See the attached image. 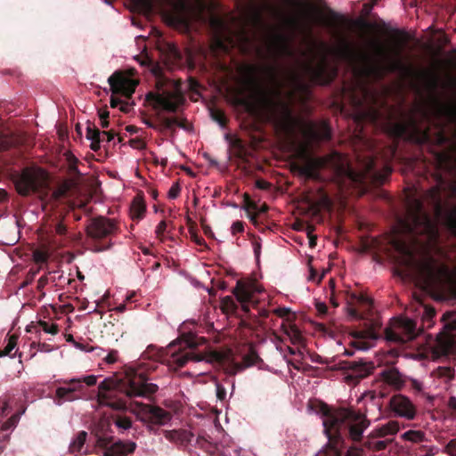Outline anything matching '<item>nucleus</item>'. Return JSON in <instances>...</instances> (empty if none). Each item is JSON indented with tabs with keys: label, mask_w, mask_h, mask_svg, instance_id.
Returning a JSON list of instances; mask_svg holds the SVG:
<instances>
[{
	"label": "nucleus",
	"mask_w": 456,
	"mask_h": 456,
	"mask_svg": "<svg viewBox=\"0 0 456 456\" xmlns=\"http://www.w3.org/2000/svg\"><path fill=\"white\" fill-rule=\"evenodd\" d=\"M443 452L448 456H456V437L451 439L444 446Z\"/></svg>",
	"instance_id": "47"
},
{
	"label": "nucleus",
	"mask_w": 456,
	"mask_h": 456,
	"mask_svg": "<svg viewBox=\"0 0 456 456\" xmlns=\"http://www.w3.org/2000/svg\"><path fill=\"white\" fill-rule=\"evenodd\" d=\"M265 74L269 78L270 82L274 86L273 95L275 101L270 100L273 104L280 108L283 122L286 129L291 130L294 123L296 122L291 109L290 102L282 100V88L288 86L291 89L287 93V97L291 101L295 96V89L304 87L302 75L296 69H289L287 71L286 81L283 82L279 77L278 67L274 64H269L263 67Z\"/></svg>",
	"instance_id": "7"
},
{
	"label": "nucleus",
	"mask_w": 456,
	"mask_h": 456,
	"mask_svg": "<svg viewBox=\"0 0 456 456\" xmlns=\"http://www.w3.org/2000/svg\"><path fill=\"white\" fill-rule=\"evenodd\" d=\"M299 126L302 135L307 142L330 139V129L324 122L318 126L314 121L301 120Z\"/></svg>",
	"instance_id": "21"
},
{
	"label": "nucleus",
	"mask_w": 456,
	"mask_h": 456,
	"mask_svg": "<svg viewBox=\"0 0 456 456\" xmlns=\"http://www.w3.org/2000/svg\"><path fill=\"white\" fill-rule=\"evenodd\" d=\"M108 82L114 94H121L126 98H131L135 91L136 83L118 71L113 73L109 77Z\"/></svg>",
	"instance_id": "22"
},
{
	"label": "nucleus",
	"mask_w": 456,
	"mask_h": 456,
	"mask_svg": "<svg viewBox=\"0 0 456 456\" xmlns=\"http://www.w3.org/2000/svg\"><path fill=\"white\" fill-rule=\"evenodd\" d=\"M381 437L374 436V433H370L367 437L363 439L362 446L370 451L380 452L387 449V445L391 444L392 439H383Z\"/></svg>",
	"instance_id": "25"
},
{
	"label": "nucleus",
	"mask_w": 456,
	"mask_h": 456,
	"mask_svg": "<svg viewBox=\"0 0 456 456\" xmlns=\"http://www.w3.org/2000/svg\"><path fill=\"white\" fill-rule=\"evenodd\" d=\"M444 193L448 198L456 197V181L449 183L438 175L436 184L425 191L422 199L410 197L407 200L406 216L401 225L405 233L412 237L417 246L425 241L435 240L438 236L437 222L444 220L448 228L456 234V207L450 208L448 200H444Z\"/></svg>",
	"instance_id": "1"
},
{
	"label": "nucleus",
	"mask_w": 456,
	"mask_h": 456,
	"mask_svg": "<svg viewBox=\"0 0 456 456\" xmlns=\"http://www.w3.org/2000/svg\"><path fill=\"white\" fill-rule=\"evenodd\" d=\"M129 144L131 147H133L134 149H138V150H142L146 147L145 142L140 138L131 139L129 141Z\"/></svg>",
	"instance_id": "53"
},
{
	"label": "nucleus",
	"mask_w": 456,
	"mask_h": 456,
	"mask_svg": "<svg viewBox=\"0 0 456 456\" xmlns=\"http://www.w3.org/2000/svg\"><path fill=\"white\" fill-rule=\"evenodd\" d=\"M346 311L354 320L364 319L371 312L372 300L363 294L346 292Z\"/></svg>",
	"instance_id": "16"
},
{
	"label": "nucleus",
	"mask_w": 456,
	"mask_h": 456,
	"mask_svg": "<svg viewBox=\"0 0 456 456\" xmlns=\"http://www.w3.org/2000/svg\"><path fill=\"white\" fill-rule=\"evenodd\" d=\"M158 389V385L148 382L145 374L136 373L130 369L124 374H115L104 379L98 386L97 397L101 405L123 411L126 409V403L117 398L119 394L129 398L147 397L154 395Z\"/></svg>",
	"instance_id": "3"
},
{
	"label": "nucleus",
	"mask_w": 456,
	"mask_h": 456,
	"mask_svg": "<svg viewBox=\"0 0 456 456\" xmlns=\"http://www.w3.org/2000/svg\"><path fill=\"white\" fill-rule=\"evenodd\" d=\"M341 159L339 153L332 152L325 157L308 158L302 165H293V170L307 180L319 181L321 179L319 169L324 167L339 169Z\"/></svg>",
	"instance_id": "12"
},
{
	"label": "nucleus",
	"mask_w": 456,
	"mask_h": 456,
	"mask_svg": "<svg viewBox=\"0 0 456 456\" xmlns=\"http://www.w3.org/2000/svg\"><path fill=\"white\" fill-rule=\"evenodd\" d=\"M146 211V206L142 197L136 196L131 205V216L133 219H142Z\"/></svg>",
	"instance_id": "30"
},
{
	"label": "nucleus",
	"mask_w": 456,
	"mask_h": 456,
	"mask_svg": "<svg viewBox=\"0 0 456 456\" xmlns=\"http://www.w3.org/2000/svg\"><path fill=\"white\" fill-rule=\"evenodd\" d=\"M389 408L395 416L407 420H412L416 417L417 410L415 404L404 395H394L389 400Z\"/></svg>",
	"instance_id": "19"
},
{
	"label": "nucleus",
	"mask_w": 456,
	"mask_h": 456,
	"mask_svg": "<svg viewBox=\"0 0 456 456\" xmlns=\"http://www.w3.org/2000/svg\"><path fill=\"white\" fill-rule=\"evenodd\" d=\"M231 230H232V234L242 232L244 231L243 222H241V221L234 222L231 227Z\"/></svg>",
	"instance_id": "55"
},
{
	"label": "nucleus",
	"mask_w": 456,
	"mask_h": 456,
	"mask_svg": "<svg viewBox=\"0 0 456 456\" xmlns=\"http://www.w3.org/2000/svg\"><path fill=\"white\" fill-rule=\"evenodd\" d=\"M102 134L106 136L107 142H111L117 135L116 133L112 129L109 130V131H103Z\"/></svg>",
	"instance_id": "64"
},
{
	"label": "nucleus",
	"mask_w": 456,
	"mask_h": 456,
	"mask_svg": "<svg viewBox=\"0 0 456 456\" xmlns=\"http://www.w3.org/2000/svg\"><path fill=\"white\" fill-rule=\"evenodd\" d=\"M104 139H97L91 141L90 149L94 151H98L101 149V142Z\"/></svg>",
	"instance_id": "63"
},
{
	"label": "nucleus",
	"mask_w": 456,
	"mask_h": 456,
	"mask_svg": "<svg viewBox=\"0 0 456 456\" xmlns=\"http://www.w3.org/2000/svg\"><path fill=\"white\" fill-rule=\"evenodd\" d=\"M244 203L247 210L256 211V209L258 208L257 204L255 201H253L250 199L249 195L247 193L244 194Z\"/></svg>",
	"instance_id": "48"
},
{
	"label": "nucleus",
	"mask_w": 456,
	"mask_h": 456,
	"mask_svg": "<svg viewBox=\"0 0 456 456\" xmlns=\"http://www.w3.org/2000/svg\"><path fill=\"white\" fill-rule=\"evenodd\" d=\"M170 24L183 28L189 27V19L183 12L171 13L168 17Z\"/></svg>",
	"instance_id": "32"
},
{
	"label": "nucleus",
	"mask_w": 456,
	"mask_h": 456,
	"mask_svg": "<svg viewBox=\"0 0 456 456\" xmlns=\"http://www.w3.org/2000/svg\"><path fill=\"white\" fill-rule=\"evenodd\" d=\"M82 380V385L85 383L86 386H94L96 384L97 378L94 375L86 376L83 379H80Z\"/></svg>",
	"instance_id": "58"
},
{
	"label": "nucleus",
	"mask_w": 456,
	"mask_h": 456,
	"mask_svg": "<svg viewBox=\"0 0 456 456\" xmlns=\"http://www.w3.org/2000/svg\"><path fill=\"white\" fill-rule=\"evenodd\" d=\"M18 336L11 335L8 338L7 345L4 347V349L0 350V356L10 355L11 352L15 348L17 345Z\"/></svg>",
	"instance_id": "41"
},
{
	"label": "nucleus",
	"mask_w": 456,
	"mask_h": 456,
	"mask_svg": "<svg viewBox=\"0 0 456 456\" xmlns=\"http://www.w3.org/2000/svg\"><path fill=\"white\" fill-rule=\"evenodd\" d=\"M417 323L406 317H397L390 327L385 330V338L387 341L395 344H405L413 340L418 335Z\"/></svg>",
	"instance_id": "14"
},
{
	"label": "nucleus",
	"mask_w": 456,
	"mask_h": 456,
	"mask_svg": "<svg viewBox=\"0 0 456 456\" xmlns=\"http://www.w3.org/2000/svg\"><path fill=\"white\" fill-rule=\"evenodd\" d=\"M392 33L395 36V44L391 49V54H388L379 43L374 42L378 55L386 59V65L373 61L368 54L356 55L347 43H345L344 46L338 50L337 54L341 60L346 61L351 64H361L362 72L367 76L373 75L382 77L385 71H405L407 69L402 61V54L410 39L409 36L406 32L400 29H393Z\"/></svg>",
	"instance_id": "4"
},
{
	"label": "nucleus",
	"mask_w": 456,
	"mask_h": 456,
	"mask_svg": "<svg viewBox=\"0 0 456 456\" xmlns=\"http://www.w3.org/2000/svg\"><path fill=\"white\" fill-rule=\"evenodd\" d=\"M175 126H178L186 131L191 129V126L188 123L186 118H180L178 117H176V122L175 123Z\"/></svg>",
	"instance_id": "51"
},
{
	"label": "nucleus",
	"mask_w": 456,
	"mask_h": 456,
	"mask_svg": "<svg viewBox=\"0 0 456 456\" xmlns=\"http://www.w3.org/2000/svg\"><path fill=\"white\" fill-rule=\"evenodd\" d=\"M256 187L260 190L267 191L271 188V183L264 179H257L256 181Z\"/></svg>",
	"instance_id": "57"
},
{
	"label": "nucleus",
	"mask_w": 456,
	"mask_h": 456,
	"mask_svg": "<svg viewBox=\"0 0 456 456\" xmlns=\"http://www.w3.org/2000/svg\"><path fill=\"white\" fill-rule=\"evenodd\" d=\"M437 163L440 167H448L452 162V156L449 151H440L436 154Z\"/></svg>",
	"instance_id": "38"
},
{
	"label": "nucleus",
	"mask_w": 456,
	"mask_h": 456,
	"mask_svg": "<svg viewBox=\"0 0 456 456\" xmlns=\"http://www.w3.org/2000/svg\"><path fill=\"white\" fill-rule=\"evenodd\" d=\"M211 118L213 120H215L216 123H218L222 127H225L227 124V118L225 117V114L223 110L218 109H213L210 111Z\"/></svg>",
	"instance_id": "40"
},
{
	"label": "nucleus",
	"mask_w": 456,
	"mask_h": 456,
	"mask_svg": "<svg viewBox=\"0 0 456 456\" xmlns=\"http://www.w3.org/2000/svg\"><path fill=\"white\" fill-rule=\"evenodd\" d=\"M338 369L346 372L345 377L347 382L357 383L368 377L374 370V364L362 359L354 361H339Z\"/></svg>",
	"instance_id": "17"
},
{
	"label": "nucleus",
	"mask_w": 456,
	"mask_h": 456,
	"mask_svg": "<svg viewBox=\"0 0 456 456\" xmlns=\"http://www.w3.org/2000/svg\"><path fill=\"white\" fill-rule=\"evenodd\" d=\"M363 452L364 449L362 447L353 446L346 451V456H362Z\"/></svg>",
	"instance_id": "49"
},
{
	"label": "nucleus",
	"mask_w": 456,
	"mask_h": 456,
	"mask_svg": "<svg viewBox=\"0 0 456 456\" xmlns=\"http://www.w3.org/2000/svg\"><path fill=\"white\" fill-rule=\"evenodd\" d=\"M286 334L289 337L292 344H300L303 340L301 331L296 325L290 326L287 330Z\"/></svg>",
	"instance_id": "36"
},
{
	"label": "nucleus",
	"mask_w": 456,
	"mask_h": 456,
	"mask_svg": "<svg viewBox=\"0 0 456 456\" xmlns=\"http://www.w3.org/2000/svg\"><path fill=\"white\" fill-rule=\"evenodd\" d=\"M115 424L118 428L122 429H128L132 426V421L129 418L124 416H118L115 419Z\"/></svg>",
	"instance_id": "45"
},
{
	"label": "nucleus",
	"mask_w": 456,
	"mask_h": 456,
	"mask_svg": "<svg viewBox=\"0 0 456 456\" xmlns=\"http://www.w3.org/2000/svg\"><path fill=\"white\" fill-rule=\"evenodd\" d=\"M167 229V223L163 220L156 227L155 233L157 237L162 240V236Z\"/></svg>",
	"instance_id": "54"
},
{
	"label": "nucleus",
	"mask_w": 456,
	"mask_h": 456,
	"mask_svg": "<svg viewBox=\"0 0 456 456\" xmlns=\"http://www.w3.org/2000/svg\"><path fill=\"white\" fill-rule=\"evenodd\" d=\"M61 215L60 214L55 220H53V224H50L52 231L54 232L58 235H65L67 232V226L62 223Z\"/></svg>",
	"instance_id": "37"
},
{
	"label": "nucleus",
	"mask_w": 456,
	"mask_h": 456,
	"mask_svg": "<svg viewBox=\"0 0 456 456\" xmlns=\"http://www.w3.org/2000/svg\"><path fill=\"white\" fill-rule=\"evenodd\" d=\"M164 436L172 443L185 445L191 442L193 435L186 429H174L166 430Z\"/></svg>",
	"instance_id": "24"
},
{
	"label": "nucleus",
	"mask_w": 456,
	"mask_h": 456,
	"mask_svg": "<svg viewBox=\"0 0 456 456\" xmlns=\"http://www.w3.org/2000/svg\"><path fill=\"white\" fill-rule=\"evenodd\" d=\"M102 432L104 431L105 427H109V423L102 422ZM96 446L102 449V456H126L129 453H133L136 448V444L134 442H122L111 444L112 437L107 436L104 433H96Z\"/></svg>",
	"instance_id": "15"
},
{
	"label": "nucleus",
	"mask_w": 456,
	"mask_h": 456,
	"mask_svg": "<svg viewBox=\"0 0 456 456\" xmlns=\"http://www.w3.org/2000/svg\"><path fill=\"white\" fill-rule=\"evenodd\" d=\"M256 290L254 284H247L241 281H238L232 293L240 303H248L252 300L253 293Z\"/></svg>",
	"instance_id": "23"
},
{
	"label": "nucleus",
	"mask_w": 456,
	"mask_h": 456,
	"mask_svg": "<svg viewBox=\"0 0 456 456\" xmlns=\"http://www.w3.org/2000/svg\"><path fill=\"white\" fill-rule=\"evenodd\" d=\"M261 361V358L253 347H250L248 353L243 357L245 367L254 366Z\"/></svg>",
	"instance_id": "35"
},
{
	"label": "nucleus",
	"mask_w": 456,
	"mask_h": 456,
	"mask_svg": "<svg viewBox=\"0 0 456 456\" xmlns=\"http://www.w3.org/2000/svg\"><path fill=\"white\" fill-rule=\"evenodd\" d=\"M273 51L276 57H286L295 59L297 65L301 67L303 71L309 77L311 82L326 86L331 83L336 75V71L331 75L326 63L322 61L317 65H314L312 61H303L296 57V53L290 45V38L284 34H276L272 45Z\"/></svg>",
	"instance_id": "10"
},
{
	"label": "nucleus",
	"mask_w": 456,
	"mask_h": 456,
	"mask_svg": "<svg viewBox=\"0 0 456 456\" xmlns=\"http://www.w3.org/2000/svg\"><path fill=\"white\" fill-rule=\"evenodd\" d=\"M101 131L94 126V124L88 121L86 134V139L90 141L101 139Z\"/></svg>",
	"instance_id": "43"
},
{
	"label": "nucleus",
	"mask_w": 456,
	"mask_h": 456,
	"mask_svg": "<svg viewBox=\"0 0 456 456\" xmlns=\"http://www.w3.org/2000/svg\"><path fill=\"white\" fill-rule=\"evenodd\" d=\"M206 339L199 338L192 333L183 335L177 341H174L168 345L166 349L156 350L151 346L147 349L148 354L153 352L152 356L155 360L167 364L173 370L183 367L189 361L200 362L205 356L202 354L196 353L195 349L204 344Z\"/></svg>",
	"instance_id": "5"
},
{
	"label": "nucleus",
	"mask_w": 456,
	"mask_h": 456,
	"mask_svg": "<svg viewBox=\"0 0 456 456\" xmlns=\"http://www.w3.org/2000/svg\"><path fill=\"white\" fill-rule=\"evenodd\" d=\"M87 433L86 431H80L77 433V436L70 443L69 447V452L71 454H75L76 456L81 453V450L85 445L86 441Z\"/></svg>",
	"instance_id": "29"
},
{
	"label": "nucleus",
	"mask_w": 456,
	"mask_h": 456,
	"mask_svg": "<svg viewBox=\"0 0 456 456\" xmlns=\"http://www.w3.org/2000/svg\"><path fill=\"white\" fill-rule=\"evenodd\" d=\"M31 346L32 347H37V350L41 351V352H51L53 350V346L49 344H46V343H41V342H33L31 344Z\"/></svg>",
	"instance_id": "50"
},
{
	"label": "nucleus",
	"mask_w": 456,
	"mask_h": 456,
	"mask_svg": "<svg viewBox=\"0 0 456 456\" xmlns=\"http://www.w3.org/2000/svg\"><path fill=\"white\" fill-rule=\"evenodd\" d=\"M296 6L305 7V11L300 14H293L288 17L287 23L293 28L310 37L314 26L337 29L338 22L343 20V17L329 9L330 19L323 16L322 12L316 5L306 3V0H289Z\"/></svg>",
	"instance_id": "9"
},
{
	"label": "nucleus",
	"mask_w": 456,
	"mask_h": 456,
	"mask_svg": "<svg viewBox=\"0 0 456 456\" xmlns=\"http://www.w3.org/2000/svg\"><path fill=\"white\" fill-rule=\"evenodd\" d=\"M402 438L413 443H419L425 440V433L420 430H408L402 435Z\"/></svg>",
	"instance_id": "34"
},
{
	"label": "nucleus",
	"mask_w": 456,
	"mask_h": 456,
	"mask_svg": "<svg viewBox=\"0 0 456 456\" xmlns=\"http://www.w3.org/2000/svg\"><path fill=\"white\" fill-rule=\"evenodd\" d=\"M436 113L439 117H444L449 122L456 124V104L445 105L437 102Z\"/></svg>",
	"instance_id": "28"
},
{
	"label": "nucleus",
	"mask_w": 456,
	"mask_h": 456,
	"mask_svg": "<svg viewBox=\"0 0 456 456\" xmlns=\"http://www.w3.org/2000/svg\"><path fill=\"white\" fill-rule=\"evenodd\" d=\"M319 411L328 443L316 456H342L345 444L341 433L342 427L346 424L349 438L354 442H360L363 438L364 430L370 424L364 414L352 409L340 408L333 411L326 403H322Z\"/></svg>",
	"instance_id": "2"
},
{
	"label": "nucleus",
	"mask_w": 456,
	"mask_h": 456,
	"mask_svg": "<svg viewBox=\"0 0 456 456\" xmlns=\"http://www.w3.org/2000/svg\"><path fill=\"white\" fill-rule=\"evenodd\" d=\"M47 283H48L47 275H43L37 281V289L42 290L47 285Z\"/></svg>",
	"instance_id": "62"
},
{
	"label": "nucleus",
	"mask_w": 456,
	"mask_h": 456,
	"mask_svg": "<svg viewBox=\"0 0 456 456\" xmlns=\"http://www.w3.org/2000/svg\"><path fill=\"white\" fill-rule=\"evenodd\" d=\"M216 396L219 400H224L226 396V391L224 387L221 385L216 386Z\"/></svg>",
	"instance_id": "61"
},
{
	"label": "nucleus",
	"mask_w": 456,
	"mask_h": 456,
	"mask_svg": "<svg viewBox=\"0 0 456 456\" xmlns=\"http://www.w3.org/2000/svg\"><path fill=\"white\" fill-rule=\"evenodd\" d=\"M180 191H181V188H180L179 184L177 183H174L168 191L169 199H176L179 196Z\"/></svg>",
	"instance_id": "52"
},
{
	"label": "nucleus",
	"mask_w": 456,
	"mask_h": 456,
	"mask_svg": "<svg viewBox=\"0 0 456 456\" xmlns=\"http://www.w3.org/2000/svg\"><path fill=\"white\" fill-rule=\"evenodd\" d=\"M37 326L40 327L45 333L56 335L59 332V326L56 323H49L45 321H39L37 325H29L26 330L31 332L32 330H37Z\"/></svg>",
	"instance_id": "31"
},
{
	"label": "nucleus",
	"mask_w": 456,
	"mask_h": 456,
	"mask_svg": "<svg viewBox=\"0 0 456 456\" xmlns=\"http://www.w3.org/2000/svg\"><path fill=\"white\" fill-rule=\"evenodd\" d=\"M222 309L226 313H232L236 310L237 305L233 298L230 296H226L222 298L221 301Z\"/></svg>",
	"instance_id": "44"
},
{
	"label": "nucleus",
	"mask_w": 456,
	"mask_h": 456,
	"mask_svg": "<svg viewBox=\"0 0 456 456\" xmlns=\"http://www.w3.org/2000/svg\"><path fill=\"white\" fill-rule=\"evenodd\" d=\"M258 71L259 69L256 65H247L245 67V72L249 81L255 85L258 84Z\"/></svg>",
	"instance_id": "42"
},
{
	"label": "nucleus",
	"mask_w": 456,
	"mask_h": 456,
	"mask_svg": "<svg viewBox=\"0 0 456 456\" xmlns=\"http://www.w3.org/2000/svg\"><path fill=\"white\" fill-rule=\"evenodd\" d=\"M63 387H60L55 391L54 403L61 405L65 402H72L80 398L84 391V385L79 379H71L63 380Z\"/></svg>",
	"instance_id": "18"
},
{
	"label": "nucleus",
	"mask_w": 456,
	"mask_h": 456,
	"mask_svg": "<svg viewBox=\"0 0 456 456\" xmlns=\"http://www.w3.org/2000/svg\"><path fill=\"white\" fill-rule=\"evenodd\" d=\"M15 186L18 193L22 196H28L31 193L37 194L43 204L45 207L50 206L51 208L55 207L69 190L67 183H62L52 190L48 184L46 174L42 170L36 172L30 168L22 170L16 180Z\"/></svg>",
	"instance_id": "6"
},
{
	"label": "nucleus",
	"mask_w": 456,
	"mask_h": 456,
	"mask_svg": "<svg viewBox=\"0 0 456 456\" xmlns=\"http://www.w3.org/2000/svg\"><path fill=\"white\" fill-rule=\"evenodd\" d=\"M394 247L406 258L407 265L415 266L417 274L425 286L436 285L449 275L448 265L428 254L421 260H416L413 249L404 240H395Z\"/></svg>",
	"instance_id": "8"
},
{
	"label": "nucleus",
	"mask_w": 456,
	"mask_h": 456,
	"mask_svg": "<svg viewBox=\"0 0 456 456\" xmlns=\"http://www.w3.org/2000/svg\"><path fill=\"white\" fill-rule=\"evenodd\" d=\"M159 132L163 133L165 130H172L175 131V123L176 122V117H165L159 116Z\"/></svg>",
	"instance_id": "33"
},
{
	"label": "nucleus",
	"mask_w": 456,
	"mask_h": 456,
	"mask_svg": "<svg viewBox=\"0 0 456 456\" xmlns=\"http://www.w3.org/2000/svg\"><path fill=\"white\" fill-rule=\"evenodd\" d=\"M437 141L441 145L449 142V137L445 134L443 128L438 133Z\"/></svg>",
	"instance_id": "60"
},
{
	"label": "nucleus",
	"mask_w": 456,
	"mask_h": 456,
	"mask_svg": "<svg viewBox=\"0 0 456 456\" xmlns=\"http://www.w3.org/2000/svg\"><path fill=\"white\" fill-rule=\"evenodd\" d=\"M399 429L400 426L398 421L390 420L382 426L377 427L371 432L374 433V436L383 438L387 436L395 435L399 431Z\"/></svg>",
	"instance_id": "27"
},
{
	"label": "nucleus",
	"mask_w": 456,
	"mask_h": 456,
	"mask_svg": "<svg viewBox=\"0 0 456 456\" xmlns=\"http://www.w3.org/2000/svg\"><path fill=\"white\" fill-rule=\"evenodd\" d=\"M268 210V206L266 204H264L263 206H261L260 208H258L256 209V213H253V214H250L248 213V216H249V218H250V221L252 222V224L256 227L258 228L260 231H264V227L261 226V224L259 223L258 221V216L260 214H263V213H265L267 212Z\"/></svg>",
	"instance_id": "39"
},
{
	"label": "nucleus",
	"mask_w": 456,
	"mask_h": 456,
	"mask_svg": "<svg viewBox=\"0 0 456 456\" xmlns=\"http://www.w3.org/2000/svg\"><path fill=\"white\" fill-rule=\"evenodd\" d=\"M117 360H118V351L117 350H111L105 357V362L109 364H112V363L116 362Z\"/></svg>",
	"instance_id": "56"
},
{
	"label": "nucleus",
	"mask_w": 456,
	"mask_h": 456,
	"mask_svg": "<svg viewBox=\"0 0 456 456\" xmlns=\"http://www.w3.org/2000/svg\"><path fill=\"white\" fill-rule=\"evenodd\" d=\"M86 233L94 240L102 243L96 249L97 251H102L111 248V240L119 233V228L114 219L97 216L90 220L86 226Z\"/></svg>",
	"instance_id": "11"
},
{
	"label": "nucleus",
	"mask_w": 456,
	"mask_h": 456,
	"mask_svg": "<svg viewBox=\"0 0 456 456\" xmlns=\"http://www.w3.org/2000/svg\"><path fill=\"white\" fill-rule=\"evenodd\" d=\"M383 379L386 383L400 390L404 384V379L399 370L395 368L386 370L382 372Z\"/></svg>",
	"instance_id": "26"
},
{
	"label": "nucleus",
	"mask_w": 456,
	"mask_h": 456,
	"mask_svg": "<svg viewBox=\"0 0 456 456\" xmlns=\"http://www.w3.org/2000/svg\"><path fill=\"white\" fill-rule=\"evenodd\" d=\"M141 419L154 425H165L172 419V414L159 406L137 403Z\"/></svg>",
	"instance_id": "20"
},
{
	"label": "nucleus",
	"mask_w": 456,
	"mask_h": 456,
	"mask_svg": "<svg viewBox=\"0 0 456 456\" xmlns=\"http://www.w3.org/2000/svg\"><path fill=\"white\" fill-rule=\"evenodd\" d=\"M146 100L155 110H162L169 113L177 112L185 102L184 95L178 86H175L173 90L162 89L159 92H150L146 95Z\"/></svg>",
	"instance_id": "13"
},
{
	"label": "nucleus",
	"mask_w": 456,
	"mask_h": 456,
	"mask_svg": "<svg viewBox=\"0 0 456 456\" xmlns=\"http://www.w3.org/2000/svg\"><path fill=\"white\" fill-rule=\"evenodd\" d=\"M191 240L198 245L203 246L205 245V240L202 237L198 236V234L194 231H191Z\"/></svg>",
	"instance_id": "59"
},
{
	"label": "nucleus",
	"mask_w": 456,
	"mask_h": 456,
	"mask_svg": "<svg viewBox=\"0 0 456 456\" xmlns=\"http://www.w3.org/2000/svg\"><path fill=\"white\" fill-rule=\"evenodd\" d=\"M232 146L236 150V155L238 158L242 159L245 155V147L240 139H234L232 142Z\"/></svg>",
	"instance_id": "46"
}]
</instances>
